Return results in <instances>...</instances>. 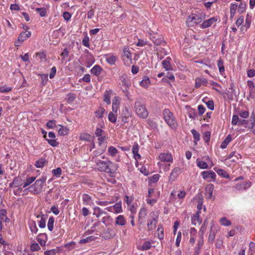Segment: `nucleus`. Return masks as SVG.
<instances>
[{
  "label": "nucleus",
  "mask_w": 255,
  "mask_h": 255,
  "mask_svg": "<svg viewBox=\"0 0 255 255\" xmlns=\"http://www.w3.org/2000/svg\"><path fill=\"white\" fill-rule=\"evenodd\" d=\"M134 108L136 114L139 117L145 119L148 116V112L144 104L139 99L136 100Z\"/></svg>",
  "instance_id": "obj_1"
},
{
  "label": "nucleus",
  "mask_w": 255,
  "mask_h": 255,
  "mask_svg": "<svg viewBox=\"0 0 255 255\" xmlns=\"http://www.w3.org/2000/svg\"><path fill=\"white\" fill-rule=\"evenodd\" d=\"M163 115L166 123L170 127L172 128H176L177 123L173 114L168 109H165L163 111Z\"/></svg>",
  "instance_id": "obj_2"
},
{
  "label": "nucleus",
  "mask_w": 255,
  "mask_h": 255,
  "mask_svg": "<svg viewBox=\"0 0 255 255\" xmlns=\"http://www.w3.org/2000/svg\"><path fill=\"white\" fill-rule=\"evenodd\" d=\"M158 215L154 212H152L149 215V218L147 220V227L148 232L154 230L157 223Z\"/></svg>",
  "instance_id": "obj_3"
},
{
  "label": "nucleus",
  "mask_w": 255,
  "mask_h": 255,
  "mask_svg": "<svg viewBox=\"0 0 255 255\" xmlns=\"http://www.w3.org/2000/svg\"><path fill=\"white\" fill-rule=\"evenodd\" d=\"M46 180V177L43 176L41 178L37 180L34 184L30 187V188H33V192L36 194L40 193L42 189L43 184Z\"/></svg>",
  "instance_id": "obj_4"
},
{
  "label": "nucleus",
  "mask_w": 255,
  "mask_h": 255,
  "mask_svg": "<svg viewBox=\"0 0 255 255\" xmlns=\"http://www.w3.org/2000/svg\"><path fill=\"white\" fill-rule=\"evenodd\" d=\"M202 21L201 15L192 14L189 16L186 20V23L188 26H193L194 24H199Z\"/></svg>",
  "instance_id": "obj_5"
},
{
  "label": "nucleus",
  "mask_w": 255,
  "mask_h": 255,
  "mask_svg": "<svg viewBox=\"0 0 255 255\" xmlns=\"http://www.w3.org/2000/svg\"><path fill=\"white\" fill-rule=\"evenodd\" d=\"M30 35L31 32L30 31L21 32L18 37L17 42L15 43V45L16 46H19L22 42H23L25 40L29 37Z\"/></svg>",
  "instance_id": "obj_6"
},
{
  "label": "nucleus",
  "mask_w": 255,
  "mask_h": 255,
  "mask_svg": "<svg viewBox=\"0 0 255 255\" xmlns=\"http://www.w3.org/2000/svg\"><path fill=\"white\" fill-rule=\"evenodd\" d=\"M214 189V186L212 184H209L205 187L206 198L211 199L212 201H214L215 200V197L213 196L212 195Z\"/></svg>",
  "instance_id": "obj_7"
},
{
  "label": "nucleus",
  "mask_w": 255,
  "mask_h": 255,
  "mask_svg": "<svg viewBox=\"0 0 255 255\" xmlns=\"http://www.w3.org/2000/svg\"><path fill=\"white\" fill-rule=\"evenodd\" d=\"M150 39L156 45H162L165 43L162 36L157 33L151 36Z\"/></svg>",
  "instance_id": "obj_8"
},
{
  "label": "nucleus",
  "mask_w": 255,
  "mask_h": 255,
  "mask_svg": "<svg viewBox=\"0 0 255 255\" xmlns=\"http://www.w3.org/2000/svg\"><path fill=\"white\" fill-rule=\"evenodd\" d=\"M202 175L203 178L204 179L207 180L208 182L211 181V180L209 179V178L212 179L213 181H215V177L216 176L215 173L211 170L204 171L202 172Z\"/></svg>",
  "instance_id": "obj_9"
},
{
  "label": "nucleus",
  "mask_w": 255,
  "mask_h": 255,
  "mask_svg": "<svg viewBox=\"0 0 255 255\" xmlns=\"http://www.w3.org/2000/svg\"><path fill=\"white\" fill-rule=\"evenodd\" d=\"M97 168L99 171H104L107 173V170L108 169V160L107 161H102L100 160L98 162H97Z\"/></svg>",
  "instance_id": "obj_10"
},
{
  "label": "nucleus",
  "mask_w": 255,
  "mask_h": 255,
  "mask_svg": "<svg viewBox=\"0 0 255 255\" xmlns=\"http://www.w3.org/2000/svg\"><path fill=\"white\" fill-rule=\"evenodd\" d=\"M218 231V228L216 227L212 226L211 228V230L210 231L209 237H208V242L210 243H213L214 242L215 236L216 233Z\"/></svg>",
  "instance_id": "obj_11"
},
{
  "label": "nucleus",
  "mask_w": 255,
  "mask_h": 255,
  "mask_svg": "<svg viewBox=\"0 0 255 255\" xmlns=\"http://www.w3.org/2000/svg\"><path fill=\"white\" fill-rule=\"evenodd\" d=\"M147 215L146 210L144 208H141L138 214V222L139 225L143 224L144 222V219Z\"/></svg>",
  "instance_id": "obj_12"
},
{
  "label": "nucleus",
  "mask_w": 255,
  "mask_h": 255,
  "mask_svg": "<svg viewBox=\"0 0 255 255\" xmlns=\"http://www.w3.org/2000/svg\"><path fill=\"white\" fill-rule=\"evenodd\" d=\"M180 172V169L178 167L174 168L172 171H171L169 178V181L171 182H173L175 181L176 177L178 176L179 173Z\"/></svg>",
  "instance_id": "obj_13"
},
{
  "label": "nucleus",
  "mask_w": 255,
  "mask_h": 255,
  "mask_svg": "<svg viewBox=\"0 0 255 255\" xmlns=\"http://www.w3.org/2000/svg\"><path fill=\"white\" fill-rule=\"evenodd\" d=\"M217 21V18L215 17H213L210 18L204 21L202 24V27L203 28H206L210 27L213 23L216 22Z\"/></svg>",
  "instance_id": "obj_14"
},
{
  "label": "nucleus",
  "mask_w": 255,
  "mask_h": 255,
  "mask_svg": "<svg viewBox=\"0 0 255 255\" xmlns=\"http://www.w3.org/2000/svg\"><path fill=\"white\" fill-rule=\"evenodd\" d=\"M108 169L107 173L113 174L116 172L118 169V165L115 163L112 162L110 160H108Z\"/></svg>",
  "instance_id": "obj_15"
},
{
  "label": "nucleus",
  "mask_w": 255,
  "mask_h": 255,
  "mask_svg": "<svg viewBox=\"0 0 255 255\" xmlns=\"http://www.w3.org/2000/svg\"><path fill=\"white\" fill-rule=\"evenodd\" d=\"M159 158L163 162H171L172 161V155L167 153H161Z\"/></svg>",
  "instance_id": "obj_16"
},
{
  "label": "nucleus",
  "mask_w": 255,
  "mask_h": 255,
  "mask_svg": "<svg viewBox=\"0 0 255 255\" xmlns=\"http://www.w3.org/2000/svg\"><path fill=\"white\" fill-rule=\"evenodd\" d=\"M131 116L130 111L126 108L123 110L122 113V121L123 123H126L128 122V119Z\"/></svg>",
  "instance_id": "obj_17"
},
{
  "label": "nucleus",
  "mask_w": 255,
  "mask_h": 255,
  "mask_svg": "<svg viewBox=\"0 0 255 255\" xmlns=\"http://www.w3.org/2000/svg\"><path fill=\"white\" fill-rule=\"evenodd\" d=\"M208 81L204 78H197L195 80V87L199 88L202 85L206 86Z\"/></svg>",
  "instance_id": "obj_18"
},
{
  "label": "nucleus",
  "mask_w": 255,
  "mask_h": 255,
  "mask_svg": "<svg viewBox=\"0 0 255 255\" xmlns=\"http://www.w3.org/2000/svg\"><path fill=\"white\" fill-rule=\"evenodd\" d=\"M120 80L122 83V85L126 88H128L130 86V80L126 75H123L120 77Z\"/></svg>",
  "instance_id": "obj_19"
},
{
  "label": "nucleus",
  "mask_w": 255,
  "mask_h": 255,
  "mask_svg": "<svg viewBox=\"0 0 255 255\" xmlns=\"http://www.w3.org/2000/svg\"><path fill=\"white\" fill-rule=\"evenodd\" d=\"M171 60V58L169 57H167L166 58L165 60H163L162 62V64L163 67V68L166 70V71H169L172 69V67L170 63V60Z\"/></svg>",
  "instance_id": "obj_20"
},
{
  "label": "nucleus",
  "mask_w": 255,
  "mask_h": 255,
  "mask_svg": "<svg viewBox=\"0 0 255 255\" xmlns=\"http://www.w3.org/2000/svg\"><path fill=\"white\" fill-rule=\"evenodd\" d=\"M112 94V90L106 91L104 94L103 101L106 103L107 105L111 104V96Z\"/></svg>",
  "instance_id": "obj_21"
},
{
  "label": "nucleus",
  "mask_w": 255,
  "mask_h": 255,
  "mask_svg": "<svg viewBox=\"0 0 255 255\" xmlns=\"http://www.w3.org/2000/svg\"><path fill=\"white\" fill-rule=\"evenodd\" d=\"M200 213V211L197 212L192 218V223L194 225H196L197 224H200L201 223V220L199 218Z\"/></svg>",
  "instance_id": "obj_22"
},
{
  "label": "nucleus",
  "mask_w": 255,
  "mask_h": 255,
  "mask_svg": "<svg viewBox=\"0 0 255 255\" xmlns=\"http://www.w3.org/2000/svg\"><path fill=\"white\" fill-rule=\"evenodd\" d=\"M115 223L116 225L124 226L126 224V221L124 216L119 215L116 219Z\"/></svg>",
  "instance_id": "obj_23"
},
{
  "label": "nucleus",
  "mask_w": 255,
  "mask_h": 255,
  "mask_svg": "<svg viewBox=\"0 0 255 255\" xmlns=\"http://www.w3.org/2000/svg\"><path fill=\"white\" fill-rule=\"evenodd\" d=\"M101 71V67L98 65H96L92 68L91 72L92 74L98 76L100 74Z\"/></svg>",
  "instance_id": "obj_24"
},
{
  "label": "nucleus",
  "mask_w": 255,
  "mask_h": 255,
  "mask_svg": "<svg viewBox=\"0 0 255 255\" xmlns=\"http://www.w3.org/2000/svg\"><path fill=\"white\" fill-rule=\"evenodd\" d=\"M43 238H46L45 234H40L37 237V241L41 246H45L46 244V241Z\"/></svg>",
  "instance_id": "obj_25"
},
{
  "label": "nucleus",
  "mask_w": 255,
  "mask_h": 255,
  "mask_svg": "<svg viewBox=\"0 0 255 255\" xmlns=\"http://www.w3.org/2000/svg\"><path fill=\"white\" fill-rule=\"evenodd\" d=\"M60 128L58 130V134L60 135H65L68 133L69 129L67 127L59 125Z\"/></svg>",
  "instance_id": "obj_26"
},
{
  "label": "nucleus",
  "mask_w": 255,
  "mask_h": 255,
  "mask_svg": "<svg viewBox=\"0 0 255 255\" xmlns=\"http://www.w3.org/2000/svg\"><path fill=\"white\" fill-rule=\"evenodd\" d=\"M231 136L230 135H228L224 139V140L222 142L221 147L223 149L225 148L227 146L228 143L231 141Z\"/></svg>",
  "instance_id": "obj_27"
},
{
  "label": "nucleus",
  "mask_w": 255,
  "mask_h": 255,
  "mask_svg": "<svg viewBox=\"0 0 255 255\" xmlns=\"http://www.w3.org/2000/svg\"><path fill=\"white\" fill-rule=\"evenodd\" d=\"M191 133L193 135L194 139V142L195 143V144H197V142L200 139V134L194 129L191 130Z\"/></svg>",
  "instance_id": "obj_28"
},
{
  "label": "nucleus",
  "mask_w": 255,
  "mask_h": 255,
  "mask_svg": "<svg viewBox=\"0 0 255 255\" xmlns=\"http://www.w3.org/2000/svg\"><path fill=\"white\" fill-rule=\"evenodd\" d=\"M105 112V110L102 107H99L98 109L95 112L96 117L98 118H102L103 117V114Z\"/></svg>",
  "instance_id": "obj_29"
},
{
  "label": "nucleus",
  "mask_w": 255,
  "mask_h": 255,
  "mask_svg": "<svg viewBox=\"0 0 255 255\" xmlns=\"http://www.w3.org/2000/svg\"><path fill=\"white\" fill-rule=\"evenodd\" d=\"M113 207L116 213L118 214L122 212L121 202L116 203Z\"/></svg>",
  "instance_id": "obj_30"
},
{
  "label": "nucleus",
  "mask_w": 255,
  "mask_h": 255,
  "mask_svg": "<svg viewBox=\"0 0 255 255\" xmlns=\"http://www.w3.org/2000/svg\"><path fill=\"white\" fill-rule=\"evenodd\" d=\"M94 210V211L93 214L95 215L97 218H99L102 214H106V212H103L102 209L98 207H95Z\"/></svg>",
  "instance_id": "obj_31"
},
{
  "label": "nucleus",
  "mask_w": 255,
  "mask_h": 255,
  "mask_svg": "<svg viewBox=\"0 0 255 255\" xmlns=\"http://www.w3.org/2000/svg\"><path fill=\"white\" fill-rule=\"evenodd\" d=\"M174 76L172 73L168 72L167 75L162 78V81L166 82H169L168 79L172 81L174 80Z\"/></svg>",
  "instance_id": "obj_32"
},
{
  "label": "nucleus",
  "mask_w": 255,
  "mask_h": 255,
  "mask_svg": "<svg viewBox=\"0 0 255 255\" xmlns=\"http://www.w3.org/2000/svg\"><path fill=\"white\" fill-rule=\"evenodd\" d=\"M96 239V238L94 236H91L86 238L85 239H81L79 243L80 244H84V243H86L87 242H90L94 241Z\"/></svg>",
  "instance_id": "obj_33"
},
{
  "label": "nucleus",
  "mask_w": 255,
  "mask_h": 255,
  "mask_svg": "<svg viewBox=\"0 0 255 255\" xmlns=\"http://www.w3.org/2000/svg\"><path fill=\"white\" fill-rule=\"evenodd\" d=\"M54 222V218L50 217L48 221L47 227L49 231H51L53 229V224Z\"/></svg>",
  "instance_id": "obj_34"
},
{
  "label": "nucleus",
  "mask_w": 255,
  "mask_h": 255,
  "mask_svg": "<svg viewBox=\"0 0 255 255\" xmlns=\"http://www.w3.org/2000/svg\"><path fill=\"white\" fill-rule=\"evenodd\" d=\"M117 60V57L115 56L112 55L107 57L106 61L110 65L115 64Z\"/></svg>",
  "instance_id": "obj_35"
},
{
  "label": "nucleus",
  "mask_w": 255,
  "mask_h": 255,
  "mask_svg": "<svg viewBox=\"0 0 255 255\" xmlns=\"http://www.w3.org/2000/svg\"><path fill=\"white\" fill-rule=\"evenodd\" d=\"M46 162V160L44 159H40L36 161L35 165L37 168H42Z\"/></svg>",
  "instance_id": "obj_36"
},
{
  "label": "nucleus",
  "mask_w": 255,
  "mask_h": 255,
  "mask_svg": "<svg viewBox=\"0 0 255 255\" xmlns=\"http://www.w3.org/2000/svg\"><path fill=\"white\" fill-rule=\"evenodd\" d=\"M216 172L218 173V174L219 175H220V176H222L223 177H225L226 178H229V175L227 173V172H226L225 171H224V170H223L222 169H218L216 171Z\"/></svg>",
  "instance_id": "obj_37"
},
{
  "label": "nucleus",
  "mask_w": 255,
  "mask_h": 255,
  "mask_svg": "<svg viewBox=\"0 0 255 255\" xmlns=\"http://www.w3.org/2000/svg\"><path fill=\"white\" fill-rule=\"evenodd\" d=\"M91 199V197L88 194H85L83 195V201L84 203L86 205L90 204Z\"/></svg>",
  "instance_id": "obj_38"
},
{
  "label": "nucleus",
  "mask_w": 255,
  "mask_h": 255,
  "mask_svg": "<svg viewBox=\"0 0 255 255\" xmlns=\"http://www.w3.org/2000/svg\"><path fill=\"white\" fill-rule=\"evenodd\" d=\"M35 178H36L35 177H31L27 178L23 184V187L25 188L30 185L35 180Z\"/></svg>",
  "instance_id": "obj_39"
},
{
  "label": "nucleus",
  "mask_w": 255,
  "mask_h": 255,
  "mask_svg": "<svg viewBox=\"0 0 255 255\" xmlns=\"http://www.w3.org/2000/svg\"><path fill=\"white\" fill-rule=\"evenodd\" d=\"M197 165L201 169H207L208 168V165L207 163L203 161H198Z\"/></svg>",
  "instance_id": "obj_40"
},
{
  "label": "nucleus",
  "mask_w": 255,
  "mask_h": 255,
  "mask_svg": "<svg viewBox=\"0 0 255 255\" xmlns=\"http://www.w3.org/2000/svg\"><path fill=\"white\" fill-rule=\"evenodd\" d=\"M150 80L147 77H144L143 79L140 82V86L146 87L149 84Z\"/></svg>",
  "instance_id": "obj_41"
},
{
  "label": "nucleus",
  "mask_w": 255,
  "mask_h": 255,
  "mask_svg": "<svg viewBox=\"0 0 255 255\" xmlns=\"http://www.w3.org/2000/svg\"><path fill=\"white\" fill-rule=\"evenodd\" d=\"M108 151L111 156H114L117 153L118 150L115 147L111 146L109 147Z\"/></svg>",
  "instance_id": "obj_42"
},
{
  "label": "nucleus",
  "mask_w": 255,
  "mask_h": 255,
  "mask_svg": "<svg viewBox=\"0 0 255 255\" xmlns=\"http://www.w3.org/2000/svg\"><path fill=\"white\" fill-rule=\"evenodd\" d=\"M218 66L219 67V71L221 73L224 72L225 68L223 65V61L221 59H219L218 61Z\"/></svg>",
  "instance_id": "obj_43"
},
{
  "label": "nucleus",
  "mask_w": 255,
  "mask_h": 255,
  "mask_svg": "<svg viewBox=\"0 0 255 255\" xmlns=\"http://www.w3.org/2000/svg\"><path fill=\"white\" fill-rule=\"evenodd\" d=\"M220 223L224 226H230L231 225V222L225 217H223L220 219Z\"/></svg>",
  "instance_id": "obj_44"
},
{
  "label": "nucleus",
  "mask_w": 255,
  "mask_h": 255,
  "mask_svg": "<svg viewBox=\"0 0 255 255\" xmlns=\"http://www.w3.org/2000/svg\"><path fill=\"white\" fill-rule=\"evenodd\" d=\"M151 248V243L149 242H145L141 247L142 251L148 250Z\"/></svg>",
  "instance_id": "obj_45"
},
{
  "label": "nucleus",
  "mask_w": 255,
  "mask_h": 255,
  "mask_svg": "<svg viewBox=\"0 0 255 255\" xmlns=\"http://www.w3.org/2000/svg\"><path fill=\"white\" fill-rule=\"evenodd\" d=\"M211 132L210 131H205L203 136V138L205 142H208L210 139Z\"/></svg>",
  "instance_id": "obj_46"
},
{
  "label": "nucleus",
  "mask_w": 255,
  "mask_h": 255,
  "mask_svg": "<svg viewBox=\"0 0 255 255\" xmlns=\"http://www.w3.org/2000/svg\"><path fill=\"white\" fill-rule=\"evenodd\" d=\"M90 135L88 133H83L80 135L79 139L81 140L90 141Z\"/></svg>",
  "instance_id": "obj_47"
},
{
  "label": "nucleus",
  "mask_w": 255,
  "mask_h": 255,
  "mask_svg": "<svg viewBox=\"0 0 255 255\" xmlns=\"http://www.w3.org/2000/svg\"><path fill=\"white\" fill-rule=\"evenodd\" d=\"M237 8V5L235 4H233L231 5L230 7V14H231V17H233L235 13L236 9Z\"/></svg>",
  "instance_id": "obj_48"
},
{
  "label": "nucleus",
  "mask_w": 255,
  "mask_h": 255,
  "mask_svg": "<svg viewBox=\"0 0 255 255\" xmlns=\"http://www.w3.org/2000/svg\"><path fill=\"white\" fill-rule=\"evenodd\" d=\"M36 11L39 12V14L41 17H43L46 15V10L45 8L43 7L37 8H36Z\"/></svg>",
  "instance_id": "obj_49"
},
{
  "label": "nucleus",
  "mask_w": 255,
  "mask_h": 255,
  "mask_svg": "<svg viewBox=\"0 0 255 255\" xmlns=\"http://www.w3.org/2000/svg\"><path fill=\"white\" fill-rule=\"evenodd\" d=\"M40 249V248L37 243H33L30 246V250L32 252L38 251Z\"/></svg>",
  "instance_id": "obj_50"
},
{
  "label": "nucleus",
  "mask_w": 255,
  "mask_h": 255,
  "mask_svg": "<svg viewBox=\"0 0 255 255\" xmlns=\"http://www.w3.org/2000/svg\"><path fill=\"white\" fill-rule=\"evenodd\" d=\"M12 88L11 87H6V86H2L0 87V93H7L11 91Z\"/></svg>",
  "instance_id": "obj_51"
},
{
  "label": "nucleus",
  "mask_w": 255,
  "mask_h": 255,
  "mask_svg": "<svg viewBox=\"0 0 255 255\" xmlns=\"http://www.w3.org/2000/svg\"><path fill=\"white\" fill-rule=\"evenodd\" d=\"M123 54V57H126L128 59H129L130 61L131 60V55L130 52L126 49H124Z\"/></svg>",
  "instance_id": "obj_52"
},
{
  "label": "nucleus",
  "mask_w": 255,
  "mask_h": 255,
  "mask_svg": "<svg viewBox=\"0 0 255 255\" xmlns=\"http://www.w3.org/2000/svg\"><path fill=\"white\" fill-rule=\"evenodd\" d=\"M89 41V37L87 36H86L84 37V38L82 40V44H83L84 46L89 48L90 46Z\"/></svg>",
  "instance_id": "obj_53"
},
{
  "label": "nucleus",
  "mask_w": 255,
  "mask_h": 255,
  "mask_svg": "<svg viewBox=\"0 0 255 255\" xmlns=\"http://www.w3.org/2000/svg\"><path fill=\"white\" fill-rule=\"evenodd\" d=\"M52 173L54 176H59L61 174V173H62V170H61V168L58 167L56 169H53L52 170Z\"/></svg>",
  "instance_id": "obj_54"
},
{
  "label": "nucleus",
  "mask_w": 255,
  "mask_h": 255,
  "mask_svg": "<svg viewBox=\"0 0 255 255\" xmlns=\"http://www.w3.org/2000/svg\"><path fill=\"white\" fill-rule=\"evenodd\" d=\"M240 120V119L238 115H234L232 118V124L233 125H236L239 123Z\"/></svg>",
  "instance_id": "obj_55"
},
{
  "label": "nucleus",
  "mask_w": 255,
  "mask_h": 255,
  "mask_svg": "<svg viewBox=\"0 0 255 255\" xmlns=\"http://www.w3.org/2000/svg\"><path fill=\"white\" fill-rule=\"evenodd\" d=\"M55 126H56V121L55 120L49 121L46 124V126L49 128H52Z\"/></svg>",
  "instance_id": "obj_56"
},
{
  "label": "nucleus",
  "mask_w": 255,
  "mask_h": 255,
  "mask_svg": "<svg viewBox=\"0 0 255 255\" xmlns=\"http://www.w3.org/2000/svg\"><path fill=\"white\" fill-rule=\"evenodd\" d=\"M109 120L112 123H116V117L115 115L113 113H110L109 114L108 116Z\"/></svg>",
  "instance_id": "obj_57"
},
{
  "label": "nucleus",
  "mask_w": 255,
  "mask_h": 255,
  "mask_svg": "<svg viewBox=\"0 0 255 255\" xmlns=\"http://www.w3.org/2000/svg\"><path fill=\"white\" fill-rule=\"evenodd\" d=\"M46 140L48 141L49 144L53 147L57 146L58 144V143L55 139H49L46 138Z\"/></svg>",
  "instance_id": "obj_58"
},
{
  "label": "nucleus",
  "mask_w": 255,
  "mask_h": 255,
  "mask_svg": "<svg viewBox=\"0 0 255 255\" xmlns=\"http://www.w3.org/2000/svg\"><path fill=\"white\" fill-rule=\"evenodd\" d=\"M239 115L241 117L246 119L249 117V114L246 111H242L239 113Z\"/></svg>",
  "instance_id": "obj_59"
},
{
  "label": "nucleus",
  "mask_w": 255,
  "mask_h": 255,
  "mask_svg": "<svg viewBox=\"0 0 255 255\" xmlns=\"http://www.w3.org/2000/svg\"><path fill=\"white\" fill-rule=\"evenodd\" d=\"M207 107L211 110H213L214 109V104L213 101L210 100L206 102Z\"/></svg>",
  "instance_id": "obj_60"
},
{
  "label": "nucleus",
  "mask_w": 255,
  "mask_h": 255,
  "mask_svg": "<svg viewBox=\"0 0 255 255\" xmlns=\"http://www.w3.org/2000/svg\"><path fill=\"white\" fill-rule=\"evenodd\" d=\"M206 226H205V224H203L202 226L200 228V231H199V234L200 236L203 237V236L206 230Z\"/></svg>",
  "instance_id": "obj_61"
},
{
  "label": "nucleus",
  "mask_w": 255,
  "mask_h": 255,
  "mask_svg": "<svg viewBox=\"0 0 255 255\" xmlns=\"http://www.w3.org/2000/svg\"><path fill=\"white\" fill-rule=\"evenodd\" d=\"M69 55V51L68 49L65 48L64 49L63 52L60 54V56L63 57L62 59H64L66 57H67Z\"/></svg>",
  "instance_id": "obj_62"
},
{
  "label": "nucleus",
  "mask_w": 255,
  "mask_h": 255,
  "mask_svg": "<svg viewBox=\"0 0 255 255\" xmlns=\"http://www.w3.org/2000/svg\"><path fill=\"white\" fill-rule=\"evenodd\" d=\"M6 211L4 209H1L0 210V219L1 221L4 220V218L6 216Z\"/></svg>",
  "instance_id": "obj_63"
},
{
  "label": "nucleus",
  "mask_w": 255,
  "mask_h": 255,
  "mask_svg": "<svg viewBox=\"0 0 255 255\" xmlns=\"http://www.w3.org/2000/svg\"><path fill=\"white\" fill-rule=\"evenodd\" d=\"M198 110L199 115H201L205 112V108L203 105H200L198 107Z\"/></svg>",
  "instance_id": "obj_64"
}]
</instances>
